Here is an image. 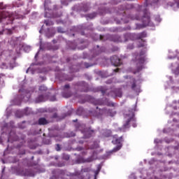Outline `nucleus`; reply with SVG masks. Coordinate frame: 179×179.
<instances>
[{
	"label": "nucleus",
	"mask_w": 179,
	"mask_h": 179,
	"mask_svg": "<svg viewBox=\"0 0 179 179\" xmlns=\"http://www.w3.org/2000/svg\"><path fill=\"white\" fill-rule=\"evenodd\" d=\"M148 34L143 31L139 34H124L123 37H121L118 35H113L110 36L111 41H113L114 43H127V41H129V40H131L132 41L135 40H141V41H144L143 39L146 38Z\"/></svg>",
	"instance_id": "nucleus-1"
},
{
	"label": "nucleus",
	"mask_w": 179,
	"mask_h": 179,
	"mask_svg": "<svg viewBox=\"0 0 179 179\" xmlns=\"http://www.w3.org/2000/svg\"><path fill=\"white\" fill-rule=\"evenodd\" d=\"M100 92L103 96H108V97H122V90L121 88L108 89L106 87H100Z\"/></svg>",
	"instance_id": "nucleus-2"
},
{
	"label": "nucleus",
	"mask_w": 179,
	"mask_h": 179,
	"mask_svg": "<svg viewBox=\"0 0 179 179\" xmlns=\"http://www.w3.org/2000/svg\"><path fill=\"white\" fill-rule=\"evenodd\" d=\"M142 47H144V48L141 50L139 55H136V59L138 61L140 64H145V61H146V59H145L146 57L145 54L147 51L145 41L140 42L139 44L138 45V48H141Z\"/></svg>",
	"instance_id": "nucleus-3"
},
{
	"label": "nucleus",
	"mask_w": 179,
	"mask_h": 179,
	"mask_svg": "<svg viewBox=\"0 0 179 179\" xmlns=\"http://www.w3.org/2000/svg\"><path fill=\"white\" fill-rule=\"evenodd\" d=\"M127 117H128L129 118L127 121H126L125 124H123V128H129V124H132V127L134 128H136V123H135V114L134 113V112H130L129 114L127 115Z\"/></svg>",
	"instance_id": "nucleus-4"
},
{
	"label": "nucleus",
	"mask_w": 179,
	"mask_h": 179,
	"mask_svg": "<svg viewBox=\"0 0 179 179\" xmlns=\"http://www.w3.org/2000/svg\"><path fill=\"white\" fill-rule=\"evenodd\" d=\"M117 114L116 112L113 111L112 109H107L106 108L99 109V112L96 115V117H114Z\"/></svg>",
	"instance_id": "nucleus-5"
},
{
	"label": "nucleus",
	"mask_w": 179,
	"mask_h": 179,
	"mask_svg": "<svg viewBox=\"0 0 179 179\" xmlns=\"http://www.w3.org/2000/svg\"><path fill=\"white\" fill-rule=\"evenodd\" d=\"M124 141V139L122 138V136H120L119 138H113V140L112 141V143L113 145H117L116 147L113 148V152H118L122 148V142Z\"/></svg>",
	"instance_id": "nucleus-6"
},
{
	"label": "nucleus",
	"mask_w": 179,
	"mask_h": 179,
	"mask_svg": "<svg viewBox=\"0 0 179 179\" xmlns=\"http://www.w3.org/2000/svg\"><path fill=\"white\" fill-rule=\"evenodd\" d=\"M143 16L141 18V20L144 26H152V22H150V13L148 12L147 9H145L143 11Z\"/></svg>",
	"instance_id": "nucleus-7"
},
{
	"label": "nucleus",
	"mask_w": 179,
	"mask_h": 179,
	"mask_svg": "<svg viewBox=\"0 0 179 179\" xmlns=\"http://www.w3.org/2000/svg\"><path fill=\"white\" fill-rule=\"evenodd\" d=\"M2 19H9L10 22H13L15 18L13 17V14L8 11H0V22L2 21Z\"/></svg>",
	"instance_id": "nucleus-8"
},
{
	"label": "nucleus",
	"mask_w": 179,
	"mask_h": 179,
	"mask_svg": "<svg viewBox=\"0 0 179 179\" xmlns=\"http://www.w3.org/2000/svg\"><path fill=\"white\" fill-rule=\"evenodd\" d=\"M70 89L71 86L69 85V84L65 85L63 87V92L62 94L65 99H69V97H71V96H72V92H71Z\"/></svg>",
	"instance_id": "nucleus-9"
},
{
	"label": "nucleus",
	"mask_w": 179,
	"mask_h": 179,
	"mask_svg": "<svg viewBox=\"0 0 179 179\" xmlns=\"http://www.w3.org/2000/svg\"><path fill=\"white\" fill-rule=\"evenodd\" d=\"M110 62L114 66H121V59H120L117 55H114L110 57Z\"/></svg>",
	"instance_id": "nucleus-10"
},
{
	"label": "nucleus",
	"mask_w": 179,
	"mask_h": 179,
	"mask_svg": "<svg viewBox=\"0 0 179 179\" xmlns=\"http://www.w3.org/2000/svg\"><path fill=\"white\" fill-rule=\"evenodd\" d=\"M79 89L80 92L87 93L89 92V85L85 82H81L78 83Z\"/></svg>",
	"instance_id": "nucleus-11"
},
{
	"label": "nucleus",
	"mask_w": 179,
	"mask_h": 179,
	"mask_svg": "<svg viewBox=\"0 0 179 179\" xmlns=\"http://www.w3.org/2000/svg\"><path fill=\"white\" fill-rule=\"evenodd\" d=\"M24 177H34V172L31 169H24L21 172Z\"/></svg>",
	"instance_id": "nucleus-12"
},
{
	"label": "nucleus",
	"mask_w": 179,
	"mask_h": 179,
	"mask_svg": "<svg viewBox=\"0 0 179 179\" xmlns=\"http://www.w3.org/2000/svg\"><path fill=\"white\" fill-rule=\"evenodd\" d=\"M47 100V96L44 95H39L36 99V103H41L43 101H45Z\"/></svg>",
	"instance_id": "nucleus-13"
},
{
	"label": "nucleus",
	"mask_w": 179,
	"mask_h": 179,
	"mask_svg": "<svg viewBox=\"0 0 179 179\" xmlns=\"http://www.w3.org/2000/svg\"><path fill=\"white\" fill-rule=\"evenodd\" d=\"M38 125H47L48 120H45V117H41L38 120Z\"/></svg>",
	"instance_id": "nucleus-14"
},
{
	"label": "nucleus",
	"mask_w": 179,
	"mask_h": 179,
	"mask_svg": "<svg viewBox=\"0 0 179 179\" xmlns=\"http://www.w3.org/2000/svg\"><path fill=\"white\" fill-rule=\"evenodd\" d=\"M131 89L134 92H139L141 90V87L136 86V80H134L133 84L131 85Z\"/></svg>",
	"instance_id": "nucleus-15"
},
{
	"label": "nucleus",
	"mask_w": 179,
	"mask_h": 179,
	"mask_svg": "<svg viewBox=\"0 0 179 179\" xmlns=\"http://www.w3.org/2000/svg\"><path fill=\"white\" fill-rule=\"evenodd\" d=\"M106 51L105 48H99V45H97V49L95 51L96 55H99V54H101V52H104Z\"/></svg>",
	"instance_id": "nucleus-16"
},
{
	"label": "nucleus",
	"mask_w": 179,
	"mask_h": 179,
	"mask_svg": "<svg viewBox=\"0 0 179 179\" xmlns=\"http://www.w3.org/2000/svg\"><path fill=\"white\" fill-rule=\"evenodd\" d=\"M94 134V130H90L85 133V138H90Z\"/></svg>",
	"instance_id": "nucleus-17"
},
{
	"label": "nucleus",
	"mask_w": 179,
	"mask_h": 179,
	"mask_svg": "<svg viewBox=\"0 0 179 179\" xmlns=\"http://www.w3.org/2000/svg\"><path fill=\"white\" fill-rule=\"evenodd\" d=\"M44 23L46 26H53L54 25V22L50 20H45L44 21Z\"/></svg>",
	"instance_id": "nucleus-18"
},
{
	"label": "nucleus",
	"mask_w": 179,
	"mask_h": 179,
	"mask_svg": "<svg viewBox=\"0 0 179 179\" xmlns=\"http://www.w3.org/2000/svg\"><path fill=\"white\" fill-rule=\"evenodd\" d=\"M76 114L78 115H82V114H83V108H78L77 111H76Z\"/></svg>",
	"instance_id": "nucleus-19"
},
{
	"label": "nucleus",
	"mask_w": 179,
	"mask_h": 179,
	"mask_svg": "<svg viewBox=\"0 0 179 179\" xmlns=\"http://www.w3.org/2000/svg\"><path fill=\"white\" fill-rule=\"evenodd\" d=\"M85 178L83 177V176L79 174V175H75L74 176H73L72 179H84Z\"/></svg>",
	"instance_id": "nucleus-20"
},
{
	"label": "nucleus",
	"mask_w": 179,
	"mask_h": 179,
	"mask_svg": "<svg viewBox=\"0 0 179 179\" xmlns=\"http://www.w3.org/2000/svg\"><path fill=\"white\" fill-rule=\"evenodd\" d=\"M40 92H47V87L41 85L39 87Z\"/></svg>",
	"instance_id": "nucleus-21"
},
{
	"label": "nucleus",
	"mask_w": 179,
	"mask_h": 179,
	"mask_svg": "<svg viewBox=\"0 0 179 179\" xmlns=\"http://www.w3.org/2000/svg\"><path fill=\"white\" fill-rule=\"evenodd\" d=\"M101 168L98 167L97 170L94 171V179L97 178V176L99 175V173H100Z\"/></svg>",
	"instance_id": "nucleus-22"
},
{
	"label": "nucleus",
	"mask_w": 179,
	"mask_h": 179,
	"mask_svg": "<svg viewBox=\"0 0 179 179\" xmlns=\"http://www.w3.org/2000/svg\"><path fill=\"white\" fill-rule=\"evenodd\" d=\"M15 66H16V62H15V60H13V62L10 63V68L11 69H13V68H15Z\"/></svg>",
	"instance_id": "nucleus-23"
},
{
	"label": "nucleus",
	"mask_w": 179,
	"mask_h": 179,
	"mask_svg": "<svg viewBox=\"0 0 179 179\" xmlns=\"http://www.w3.org/2000/svg\"><path fill=\"white\" fill-rule=\"evenodd\" d=\"M87 17H90V19H93L94 17H96V13L89 14L87 15Z\"/></svg>",
	"instance_id": "nucleus-24"
},
{
	"label": "nucleus",
	"mask_w": 179,
	"mask_h": 179,
	"mask_svg": "<svg viewBox=\"0 0 179 179\" xmlns=\"http://www.w3.org/2000/svg\"><path fill=\"white\" fill-rule=\"evenodd\" d=\"M0 9L3 10V9H6V6L3 5V3H0Z\"/></svg>",
	"instance_id": "nucleus-25"
},
{
	"label": "nucleus",
	"mask_w": 179,
	"mask_h": 179,
	"mask_svg": "<svg viewBox=\"0 0 179 179\" xmlns=\"http://www.w3.org/2000/svg\"><path fill=\"white\" fill-rule=\"evenodd\" d=\"M63 159H64V160H69L70 157L68 155H64Z\"/></svg>",
	"instance_id": "nucleus-26"
},
{
	"label": "nucleus",
	"mask_w": 179,
	"mask_h": 179,
	"mask_svg": "<svg viewBox=\"0 0 179 179\" xmlns=\"http://www.w3.org/2000/svg\"><path fill=\"white\" fill-rule=\"evenodd\" d=\"M58 33H64V29L62 27L57 28Z\"/></svg>",
	"instance_id": "nucleus-27"
},
{
	"label": "nucleus",
	"mask_w": 179,
	"mask_h": 179,
	"mask_svg": "<svg viewBox=\"0 0 179 179\" xmlns=\"http://www.w3.org/2000/svg\"><path fill=\"white\" fill-rule=\"evenodd\" d=\"M56 150L57 152H59V150H61V145H59V144L56 145Z\"/></svg>",
	"instance_id": "nucleus-28"
},
{
	"label": "nucleus",
	"mask_w": 179,
	"mask_h": 179,
	"mask_svg": "<svg viewBox=\"0 0 179 179\" xmlns=\"http://www.w3.org/2000/svg\"><path fill=\"white\" fill-rule=\"evenodd\" d=\"M127 48H128V50H134V44L129 45L127 46Z\"/></svg>",
	"instance_id": "nucleus-29"
},
{
	"label": "nucleus",
	"mask_w": 179,
	"mask_h": 179,
	"mask_svg": "<svg viewBox=\"0 0 179 179\" xmlns=\"http://www.w3.org/2000/svg\"><path fill=\"white\" fill-rule=\"evenodd\" d=\"M143 69V66L138 67L136 72H141V71H142Z\"/></svg>",
	"instance_id": "nucleus-30"
},
{
	"label": "nucleus",
	"mask_w": 179,
	"mask_h": 179,
	"mask_svg": "<svg viewBox=\"0 0 179 179\" xmlns=\"http://www.w3.org/2000/svg\"><path fill=\"white\" fill-rule=\"evenodd\" d=\"M50 101H57V98L55 96H53L50 98Z\"/></svg>",
	"instance_id": "nucleus-31"
},
{
	"label": "nucleus",
	"mask_w": 179,
	"mask_h": 179,
	"mask_svg": "<svg viewBox=\"0 0 179 179\" xmlns=\"http://www.w3.org/2000/svg\"><path fill=\"white\" fill-rule=\"evenodd\" d=\"M99 38L101 41H106V40L104 39V36L103 35H100Z\"/></svg>",
	"instance_id": "nucleus-32"
},
{
	"label": "nucleus",
	"mask_w": 179,
	"mask_h": 179,
	"mask_svg": "<svg viewBox=\"0 0 179 179\" xmlns=\"http://www.w3.org/2000/svg\"><path fill=\"white\" fill-rule=\"evenodd\" d=\"M85 68H90V66H92V65H89V64H87V63H85Z\"/></svg>",
	"instance_id": "nucleus-33"
},
{
	"label": "nucleus",
	"mask_w": 179,
	"mask_h": 179,
	"mask_svg": "<svg viewBox=\"0 0 179 179\" xmlns=\"http://www.w3.org/2000/svg\"><path fill=\"white\" fill-rule=\"evenodd\" d=\"M107 106L114 107V103H108Z\"/></svg>",
	"instance_id": "nucleus-34"
},
{
	"label": "nucleus",
	"mask_w": 179,
	"mask_h": 179,
	"mask_svg": "<svg viewBox=\"0 0 179 179\" xmlns=\"http://www.w3.org/2000/svg\"><path fill=\"white\" fill-rule=\"evenodd\" d=\"M58 117V115L57 113H54L52 115V118H57Z\"/></svg>",
	"instance_id": "nucleus-35"
},
{
	"label": "nucleus",
	"mask_w": 179,
	"mask_h": 179,
	"mask_svg": "<svg viewBox=\"0 0 179 179\" xmlns=\"http://www.w3.org/2000/svg\"><path fill=\"white\" fill-rule=\"evenodd\" d=\"M83 171H84V173H87V171H89V169L85 168V169H83Z\"/></svg>",
	"instance_id": "nucleus-36"
},
{
	"label": "nucleus",
	"mask_w": 179,
	"mask_h": 179,
	"mask_svg": "<svg viewBox=\"0 0 179 179\" xmlns=\"http://www.w3.org/2000/svg\"><path fill=\"white\" fill-rule=\"evenodd\" d=\"M133 20L136 19V20H141V17H136L135 18H131Z\"/></svg>",
	"instance_id": "nucleus-37"
},
{
	"label": "nucleus",
	"mask_w": 179,
	"mask_h": 179,
	"mask_svg": "<svg viewBox=\"0 0 179 179\" xmlns=\"http://www.w3.org/2000/svg\"><path fill=\"white\" fill-rule=\"evenodd\" d=\"M61 16H62V13H60V14H59L57 15H55V17H61Z\"/></svg>",
	"instance_id": "nucleus-38"
},
{
	"label": "nucleus",
	"mask_w": 179,
	"mask_h": 179,
	"mask_svg": "<svg viewBox=\"0 0 179 179\" xmlns=\"http://www.w3.org/2000/svg\"><path fill=\"white\" fill-rule=\"evenodd\" d=\"M127 6H128L129 8H134V6H133L132 5H129V4L127 5Z\"/></svg>",
	"instance_id": "nucleus-39"
},
{
	"label": "nucleus",
	"mask_w": 179,
	"mask_h": 179,
	"mask_svg": "<svg viewBox=\"0 0 179 179\" xmlns=\"http://www.w3.org/2000/svg\"><path fill=\"white\" fill-rule=\"evenodd\" d=\"M120 71V69H116L114 70V72H118Z\"/></svg>",
	"instance_id": "nucleus-40"
},
{
	"label": "nucleus",
	"mask_w": 179,
	"mask_h": 179,
	"mask_svg": "<svg viewBox=\"0 0 179 179\" xmlns=\"http://www.w3.org/2000/svg\"><path fill=\"white\" fill-rule=\"evenodd\" d=\"M37 57H38V52H37L35 55V58H37Z\"/></svg>",
	"instance_id": "nucleus-41"
},
{
	"label": "nucleus",
	"mask_w": 179,
	"mask_h": 179,
	"mask_svg": "<svg viewBox=\"0 0 179 179\" xmlns=\"http://www.w3.org/2000/svg\"><path fill=\"white\" fill-rule=\"evenodd\" d=\"M78 150H83V148H78Z\"/></svg>",
	"instance_id": "nucleus-42"
},
{
	"label": "nucleus",
	"mask_w": 179,
	"mask_h": 179,
	"mask_svg": "<svg viewBox=\"0 0 179 179\" xmlns=\"http://www.w3.org/2000/svg\"><path fill=\"white\" fill-rule=\"evenodd\" d=\"M25 153L26 152L24 151H23V152H22L21 155H25Z\"/></svg>",
	"instance_id": "nucleus-43"
},
{
	"label": "nucleus",
	"mask_w": 179,
	"mask_h": 179,
	"mask_svg": "<svg viewBox=\"0 0 179 179\" xmlns=\"http://www.w3.org/2000/svg\"><path fill=\"white\" fill-rule=\"evenodd\" d=\"M22 99H23V98H22V97H20V101H22Z\"/></svg>",
	"instance_id": "nucleus-44"
},
{
	"label": "nucleus",
	"mask_w": 179,
	"mask_h": 179,
	"mask_svg": "<svg viewBox=\"0 0 179 179\" xmlns=\"http://www.w3.org/2000/svg\"><path fill=\"white\" fill-rule=\"evenodd\" d=\"M96 110H99V107H98V106H96Z\"/></svg>",
	"instance_id": "nucleus-45"
},
{
	"label": "nucleus",
	"mask_w": 179,
	"mask_h": 179,
	"mask_svg": "<svg viewBox=\"0 0 179 179\" xmlns=\"http://www.w3.org/2000/svg\"><path fill=\"white\" fill-rule=\"evenodd\" d=\"M76 121H78V120H73V122H76Z\"/></svg>",
	"instance_id": "nucleus-46"
},
{
	"label": "nucleus",
	"mask_w": 179,
	"mask_h": 179,
	"mask_svg": "<svg viewBox=\"0 0 179 179\" xmlns=\"http://www.w3.org/2000/svg\"><path fill=\"white\" fill-rule=\"evenodd\" d=\"M125 23H128V21H126Z\"/></svg>",
	"instance_id": "nucleus-47"
},
{
	"label": "nucleus",
	"mask_w": 179,
	"mask_h": 179,
	"mask_svg": "<svg viewBox=\"0 0 179 179\" xmlns=\"http://www.w3.org/2000/svg\"><path fill=\"white\" fill-rule=\"evenodd\" d=\"M72 136H75V134H73Z\"/></svg>",
	"instance_id": "nucleus-48"
},
{
	"label": "nucleus",
	"mask_w": 179,
	"mask_h": 179,
	"mask_svg": "<svg viewBox=\"0 0 179 179\" xmlns=\"http://www.w3.org/2000/svg\"><path fill=\"white\" fill-rule=\"evenodd\" d=\"M45 16H48V15L47 14H45Z\"/></svg>",
	"instance_id": "nucleus-49"
},
{
	"label": "nucleus",
	"mask_w": 179,
	"mask_h": 179,
	"mask_svg": "<svg viewBox=\"0 0 179 179\" xmlns=\"http://www.w3.org/2000/svg\"><path fill=\"white\" fill-rule=\"evenodd\" d=\"M145 2H148V0H145Z\"/></svg>",
	"instance_id": "nucleus-50"
},
{
	"label": "nucleus",
	"mask_w": 179,
	"mask_h": 179,
	"mask_svg": "<svg viewBox=\"0 0 179 179\" xmlns=\"http://www.w3.org/2000/svg\"><path fill=\"white\" fill-rule=\"evenodd\" d=\"M156 2H159V0H157Z\"/></svg>",
	"instance_id": "nucleus-51"
},
{
	"label": "nucleus",
	"mask_w": 179,
	"mask_h": 179,
	"mask_svg": "<svg viewBox=\"0 0 179 179\" xmlns=\"http://www.w3.org/2000/svg\"><path fill=\"white\" fill-rule=\"evenodd\" d=\"M29 72V70L27 71V73Z\"/></svg>",
	"instance_id": "nucleus-52"
},
{
	"label": "nucleus",
	"mask_w": 179,
	"mask_h": 179,
	"mask_svg": "<svg viewBox=\"0 0 179 179\" xmlns=\"http://www.w3.org/2000/svg\"><path fill=\"white\" fill-rule=\"evenodd\" d=\"M95 104H99L98 103H96Z\"/></svg>",
	"instance_id": "nucleus-53"
}]
</instances>
